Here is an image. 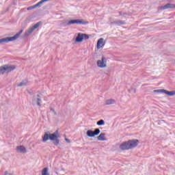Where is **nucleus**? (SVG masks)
<instances>
[{"label":"nucleus","mask_w":175,"mask_h":175,"mask_svg":"<svg viewBox=\"0 0 175 175\" xmlns=\"http://www.w3.org/2000/svg\"><path fill=\"white\" fill-rule=\"evenodd\" d=\"M106 62H107L106 57L103 56L101 60L97 61V66H98V68H106Z\"/></svg>","instance_id":"8"},{"label":"nucleus","mask_w":175,"mask_h":175,"mask_svg":"<svg viewBox=\"0 0 175 175\" xmlns=\"http://www.w3.org/2000/svg\"><path fill=\"white\" fill-rule=\"evenodd\" d=\"M104 40H105V39H103V38H100V39L97 41V49H98V50H99V49H100L101 47H103V46H105V43L103 42Z\"/></svg>","instance_id":"11"},{"label":"nucleus","mask_w":175,"mask_h":175,"mask_svg":"<svg viewBox=\"0 0 175 175\" xmlns=\"http://www.w3.org/2000/svg\"><path fill=\"white\" fill-rule=\"evenodd\" d=\"M23 29H21L20 31H18L16 35H14L12 37H6L4 38L0 39V44H2V43H8L9 42H13L14 40H17L20 38V36L21 33H23Z\"/></svg>","instance_id":"3"},{"label":"nucleus","mask_w":175,"mask_h":175,"mask_svg":"<svg viewBox=\"0 0 175 175\" xmlns=\"http://www.w3.org/2000/svg\"><path fill=\"white\" fill-rule=\"evenodd\" d=\"M105 136H106V134L105 133H101L98 137L97 139L99 140V142H105L107 140L106 138H105Z\"/></svg>","instance_id":"13"},{"label":"nucleus","mask_w":175,"mask_h":175,"mask_svg":"<svg viewBox=\"0 0 175 175\" xmlns=\"http://www.w3.org/2000/svg\"><path fill=\"white\" fill-rule=\"evenodd\" d=\"M65 140L67 143H70V139L66 138Z\"/></svg>","instance_id":"27"},{"label":"nucleus","mask_w":175,"mask_h":175,"mask_svg":"<svg viewBox=\"0 0 175 175\" xmlns=\"http://www.w3.org/2000/svg\"><path fill=\"white\" fill-rule=\"evenodd\" d=\"M36 8L37 7H35V5H33V6L29 7L27 8V10H32V9H36Z\"/></svg>","instance_id":"25"},{"label":"nucleus","mask_w":175,"mask_h":175,"mask_svg":"<svg viewBox=\"0 0 175 175\" xmlns=\"http://www.w3.org/2000/svg\"><path fill=\"white\" fill-rule=\"evenodd\" d=\"M139 145V139H130L127 142H123L120 145V149L124 150H132Z\"/></svg>","instance_id":"2"},{"label":"nucleus","mask_w":175,"mask_h":175,"mask_svg":"<svg viewBox=\"0 0 175 175\" xmlns=\"http://www.w3.org/2000/svg\"><path fill=\"white\" fill-rule=\"evenodd\" d=\"M49 1H50V0H41L40 2H38V3L34 5V8H39V6H40V5H43V3H44V2H49Z\"/></svg>","instance_id":"19"},{"label":"nucleus","mask_w":175,"mask_h":175,"mask_svg":"<svg viewBox=\"0 0 175 175\" xmlns=\"http://www.w3.org/2000/svg\"><path fill=\"white\" fill-rule=\"evenodd\" d=\"M42 175H50V174H49V168L48 167H44L42 170Z\"/></svg>","instance_id":"20"},{"label":"nucleus","mask_w":175,"mask_h":175,"mask_svg":"<svg viewBox=\"0 0 175 175\" xmlns=\"http://www.w3.org/2000/svg\"><path fill=\"white\" fill-rule=\"evenodd\" d=\"M99 133H100L99 129H95L94 131L88 130L86 132V135L88 137H95V136H98Z\"/></svg>","instance_id":"6"},{"label":"nucleus","mask_w":175,"mask_h":175,"mask_svg":"<svg viewBox=\"0 0 175 175\" xmlns=\"http://www.w3.org/2000/svg\"><path fill=\"white\" fill-rule=\"evenodd\" d=\"M25 85H28V81L27 79L18 84V87H25Z\"/></svg>","instance_id":"18"},{"label":"nucleus","mask_w":175,"mask_h":175,"mask_svg":"<svg viewBox=\"0 0 175 175\" xmlns=\"http://www.w3.org/2000/svg\"><path fill=\"white\" fill-rule=\"evenodd\" d=\"M123 16H128V14H126V13H123Z\"/></svg>","instance_id":"31"},{"label":"nucleus","mask_w":175,"mask_h":175,"mask_svg":"<svg viewBox=\"0 0 175 175\" xmlns=\"http://www.w3.org/2000/svg\"><path fill=\"white\" fill-rule=\"evenodd\" d=\"M119 14H120V16H124L123 14H122V12H120Z\"/></svg>","instance_id":"29"},{"label":"nucleus","mask_w":175,"mask_h":175,"mask_svg":"<svg viewBox=\"0 0 175 175\" xmlns=\"http://www.w3.org/2000/svg\"><path fill=\"white\" fill-rule=\"evenodd\" d=\"M59 133L58 130L55 131L53 133L48 134L47 132H45L44 136L42 137V142L46 143L48 140H51L54 146H58L59 144Z\"/></svg>","instance_id":"1"},{"label":"nucleus","mask_w":175,"mask_h":175,"mask_svg":"<svg viewBox=\"0 0 175 175\" xmlns=\"http://www.w3.org/2000/svg\"><path fill=\"white\" fill-rule=\"evenodd\" d=\"M164 89H159V90H154L153 92L154 93H159V94H163Z\"/></svg>","instance_id":"24"},{"label":"nucleus","mask_w":175,"mask_h":175,"mask_svg":"<svg viewBox=\"0 0 175 175\" xmlns=\"http://www.w3.org/2000/svg\"><path fill=\"white\" fill-rule=\"evenodd\" d=\"M111 24H116V25H125V21H115Z\"/></svg>","instance_id":"16"},{"label":"nucleus","mask_w":175,"mask_h":175,"mask_svg":"<svg viewBox=\"0 0 175 175\" xmlns=\"http://www.w3.org/2000/svg\"><path fill=\"white\" fill-rule=\"evenodd\" d=\"M33 29L32 27L29 28L25 33V38H27L28 36H29V35H31V33H32V32H33Z\"/></svg>","instance_id":"15"},{"label":"nucleus","mask_w":175,"mask_h":175,"mask_svg":"<svg viewBox=\"0 0 175 175\" xmlns=\"http://www.w3.org/2000/svg\"><path fill=\"white\" fill-rule=\"evenodd\" d=\"M97 125H98V126H100L102 125H105V120H100L97 122Z\"/></svg>","instance_id":"23"},{"label":"nucleus","mask_w":175,"mask_h":175,"mask_svg":"<svg viewBox=\"0 0 175 175\" xmlns=\"http://www.w3.org/2000/svg\"><path fill=\"white\" fill-rule=\"evenodd\" d=\"M53 114H54V116H57V112H55V111H53Z\"/></svg>","instance_id":"30"},{"label":"nucleus","mask_w":175,"mask_h":175,"mask_svg":"<svg viewBox=\"0 0 175 175\" xmlns=\"http://www.w3.org/2000/svg\"><path fill=\"white\" fill-rule=\"evenodd\" d=\"M75 42H77V43H81V42H83V34L81 33L77 34Z\"/></svg>","instance_id":"12"},{"label":"nucleus","mask_w":175,"mask_h":175,"mask_svg":"<svg viewBox=\"0 0 175 175\" xmlns=\"http://www.w3.org/2000/svg\"><path fill=\"white\" fill-rule=\"evenodd\" d=\"M42 22H38L36 24H35L31 28L35 31L37 28H39V26L41 25Z\"/></svg>","instance_id":"21"},{"label":"nucleus","mask_w":175,"mask_h":175,"mask_svg":"<svg viewBox=\"0 0 175 175\" xmlns=\"http://www.w3.org/2000/svg\"><path fill=\"white\" fill-rule=\"evenodd\" d=\"M32 105H37L40 107L42 106V94H37L36 97H33Z\"/></svg>","instance_id":"7"},{"label":"nucleus","mask_w":175,"mask_h":175,"mask_svg":"<svg viewBox=\"0 0 175 175\" xmlns=\"http://www.w3.org/2000/svg\"><path fill=\"white\" fill-rule=\"evenodd\" d=\"M16 151L21 154H25L27 149L23 146H19L16 147Z\"/></svg>","instance_id":"10"},{"label":"nucleus","mask_w":175,"mask_h":175,"mask_svg":"<svg viewBox=\"0 0 175 175\" xmlns=\"http://www.w3.org/2000/svg\"><path fill=\"white\" fill-rule=\"evenodd\" d=\"M16 69V66L14 65H4L0 66V75H3L5 72L7 73H10V72H12V70H14Z\"/></svg>","instance_id":"4"},{"label":"nucleus","mask_w":175,"mask_h":175,"mask_svg":"<svg viewBox=\"0 0 175 175\" xmlns=\"http://www.w3.org/2000/svg\"><path fill=\"white\" fill-rule=\"evenodd\" d=\"M4 175H13L12 174L8 173V171L4 172Z\"/></svg>","instance_id":"26"},{"label":"nucleus","mask_w":175,"mask_h":175,"mask_svg":"<svg viewBox=\"0 0 175 175\" xmlns=\"http://www.w3.org/2000/svg\"><path fill=\"white\" fill-rule=\"evenodd\" d=\"M72 24H79L80 25H86V24H88V22H85L83 19H72V20H70L67 23V25H72Z\"/></svg>","instance_id":"5"},{"label":"nucleus","mask_w":175,"mask_h":175,"mask_svg":"<svg viewBox=\"0 0 175 175\" xmlns=\"http://www.w3.org/2000/svg\"><path fill=\"white\" fill-rule=\"evenodd\" d=\"M116 103V100L113 99V98H110L108 100H106L105 101V105H114Z\"/></svg>","instance_id":"17"},{"label":"nucleus","mask_w":175,"mask_h":175,"mask_svg":"<svg viewBox=\"0 0 175 175\" xmlns=\"http://www.w3.org/2000/svg\"><path fill=\"white\" fill-rule=\"evenodd\" d=\"M163 94H165V95H167L168 96H174L175 91L170 92L164 89Z\"/></svg>","instance_id":"14"},{"label":"nucleus","mask_w":175,"mask_h":175,"mask_svg":"<svg viewBox=\"0 0 175 175\" xmlns=\"http://www.w3.org/2000/svg\"><path fill=\"white\" fill-rule=\"evenodd\" d=\"M82 38L83 40H87L88 39H90V36L86 33H82Z\"/></svg>","instance_id":"22"},{"label":"nucleus","mask_w":175,"mask_h":175,"mask_svg":"<svg viewBox=\"0 0 175 175\" xmlns=\"http://www.w3.org/2000/svg\"><path fill=\"white\" fill-rule=\"evenodd\" d=\"M50 110H51V111H53V112L55 111V110L54 109V108H52V107L50 108Z\"/></svg>","instance_id":"28"},{"label":"nucleus","mask_w":175,"mask_h":175,"mask_svg":"<svg viewBox=\"0 0 175 175\" xmlns=\"http://www.w3.org/2000/svg\"><path fill=\"white\" fill-rule=\"evenodd\" d=\"M175 8V4L167 3L163 6L160 8L161 10H166V9H174Z\"/></svg>","instance_id":"9"}]
</instances>
